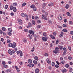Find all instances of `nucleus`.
Masks as SVG:
<instances>
[{"mask_svg":"<svg viewBox=\"0 0 73 73\" xmlns=\"http://www.w3.org/2000/svg\"><path fill=\"white\" fill-rule=\"evenodd\" d=\"M8 52L11 54V55H12V54H14L15 53V50H13L12 51L11 50L9 49L8 50Z\"/></svg>","mask_w":73,"mask_h":73,"instance_id":"1","label":"nucleus"},{"mask_svg":"<svg viewBox=\"0 0 73 73\" xmlns=\"http://www.w3.org/2000/svg\"><path fill=\"white\" fill-rule=\"evenodd\" d=\"M17 54H20V55H22V54H23V53L22 52V51H21V50L17 51Z\"/></svg>","mask_w":73,"mask_h":73,"instance_id":"2","label":"nucleus"},{"mask_svg":"<svg viewBox=\"0 0 73 73\" xmlns=\"http://www.w3.org/2000/svg\"><path fill=\"white\" fill-rule=\"evenodd\" d=\"M63 50H64V52L63 54L64 55L66 53V51H67V50H66V48H65V47H64L63 48Z\"/></svg>","mask_w":73,"mask_h":73,"instance_id":"3","label":"nucleus"},{"mask_svg":"<svg viewBox=\"0 0 73 73\" xmlns=\"http://www.w3.org/2000/svg\"><path fill=\"white\" fill-rule=\"evenodd\" d=\"M48 37L45 38L44 37H43L42 38V40L43 41H47V38Z\"/></svg>","mask_w":73,"mask_h":73,"instance_id":"4","label":"nucleus"},{"mask_svg":"<svg viewBox=\"0 0 73 73\" xmlns=\"http://www.w3.org/2000/svg\"><path fill=\"white\" fill-rule=\"evenodd\" d=\"M29 32L30 34H32L33 35H35V33L33 31L30 30L29 31Z\"/></svg>","mask_w":73,"mask_h":73,"instance_id":"5","label":"nucleus"},{"mask_svg":"<svg viewBox=\"0 0 73 73\" xmlns=\"http://www.w3.org/2000/svg\"><path fill=\"white\" fill-rule=\"evenodd\" d=\"M15 68H16L17 72H19L20 71V70L19 69V67H17L16 66H15Z\"/></svg>","mask_w":73,"mask_h":73,"instance_id":"6","label":"nucleus"},{"mask_svg":"<svg viewBox=\"0 0 73 73\" xmlns=\"http://www.w3.org/2000/svg\"><path fill=\"white\" fill-rule=\"evenodd\" d=\"M28 63L29 64H32V60L31 59H29L28 61Z\"/></svg>","mask_w":73,"mask_h":73,"instance_id":"7","label":"nucleus"},{"mask_svg":"<svg viewBox=\"0 0 73 73\" xmlns=\"http://www.w3.org/2000/svg\"><path fill=\"white\" fill-rule=\"evenodd\" d=\"M46 61L48 64H50L51 63V62L49 60V58H47L46 59Z\"/></svg>","mask_w":73,"mask_h":73,"instance_id":"8","label":"nucleus"},{"mask_svg":"<svg viewBox=\"0 0 73 73\" xmlns=\"http://www.w3.org/2000/svg\"><path fill=\"white\" fill-rule=\"evenodd\" d=\"M31 27H32V25L31 23H29L28 24V26L27 27V28H29Z\"/></svg>","mask_w":73,"mask_h":73,"instance_id":"9","label":"nucleus"},{"mask_svg":"<svg viewBox=\"0 0 73 73\" xmlns=\"http://www.w3.org/2000/svg\"><path fill=\"white\" fill-rule=\"evenodd\" d=\"M12 48H15L16 47V43L14 42L12 44Z\"/></svg>","mask_w":73,"mask_h":73,"instance_id":"10","label":"nucleus"},{"mask_svg":"<svg viewBox=\"0 0 73 73\" xmlns=\"http://www.w3.org/2000/svg\"><path fill=\"white\" fill-rule=\"evenodd\" d=\"M27 65L28 66H29L30 67H31V68H32V67L34 66V64H31L29 65L28 64Z\"/></svg>","mask_w":73,"mask_h":73,"instance_id":"11","label":"nucleus"},{"mask_svg":"<svg viewBox=\"0 0 73 73\" xmlns=\"http://www.w3.org/2000/svg\"><path fill=\"white\" fill-rule=\"evenodd\" d=\"M17 11V9H16V8L15 7H13V11L14 12H16V11Z\"/></svg>","mask_w":73,"mask_h":73,"instance_id":"12","label":"nucleus"},{"mask_svg":"<svg viewBox=\"0 0 73 73\" xmlns=\"http://www.w3.org/2000/svg\"><path fill=\"white\" fill-rule=\"evenodd\" d=\"M28 37L30 39H32V35L29 34L28 35Z\"/></svg>","mask_w":73,"mask_h":73,"instance_id":"13","label":"nucleus"},{"mask_svg":"<svg viewBox=\"0 0 73 73\" xmlns=\"http://www.w3.org/2000/svg\"><path fill=\"white\" fill-rule=\"evenodd\" d=\"M39 72H40V71H39V69H38L36 68L35 69L36 73H39Z\"/></svg>","mask_w":73,"mask_h":73,"instance_id":"14","label":"nucleus"},{"mask_svg":"<svg viewBox=\"0 0 73 73\" xmlns=\"http://www.w3.org/2000/svg\"><path fill=\"white\" fill-rule=\"evenodd\" d=\"M53 3H51L49 4L48 5V6H49V7H52V6H53Z\"/></svg>","mask_w":73,"mask_h":73,"instance_id":"15","label":"nucleus"},{"mask_svg":"<svg viewBox=\"0 0 73 73\" xmlns=\"http://www.w3.org/2000/svg\"><path fill=\"white\" fill-rule=\"evenodd\" d=\"M42 18L43 19H44V20H47V19L46 18L44 17V15H42Z\"/></svg>","mask_w":73,"mask_h":73,"instance_id":"16","label":"nucleus"},{"mask_svg":"<svg viewBox=\"0 0 73 73\" xmlns=\"http://www.w3.org/2000/svg\"><path fill=\"white\" fill-rule=\"evenodd\" d=\"M62 73H65V72H66V70L65 69H64L63 70H62Z\"/></svg>","mask_w":73,"mask_h":73,"instance_id":"17","label":"nucleus"},{"mask_svg":"<svg viewBox=\"0 0 73 73\" xmlns=\"http://www.w3.org/2000/svg\"><path fill=\"white\" fill-rule=\"evenodd\" d=\"M58 19L59 20H62V17L61 16H60V15H59V17H58Z\"/></svg>","mask_w":73,"mask_h":73,"instance_id":"18","label":"nucleus"},{"mask_svg":"<svg viewBox=\"0 0 73 73\" xmlns=\"http://www.w3.org/2000/svg\"><path fill=\"white\" fill-rule=\"evenodd\" d=\"M66 14L67 16H70V17H71V15H70V13H69V12H68Z\"/></svg>","mask_w":73,"mask_h":73,"instance_id":"19","label":"nucleus"},{"mask_svg":"<svg viewBox=\"0 0 73 73\" xmlns=\"http://www.w3.org/2000/svg\"><path fill=\"white\" fill-rule=\"evenodd\" d=\"M69 7V5L68 4L66 5V6L65 7L66 8V9H68Z\"/></svg>","mask_w":73,"mask_h":73,"instance_id":"20","label":"nucleus"},{"mask_svg":"<svg viewBox=\"0 0 73 73\" xmlns=\"http://www.w3.org/2000/svg\"><path fill=\"white\" fill-rule=\"evenodd\" d=\"M21 16H22V17H24V16H25V14L22 13H21Z\"/></svg>","mask_w":73,"mask_h":73,"instance_id":"21","label":"nucleus"},{"mask_svg":"<svg viewBox=\"0 0 73 73\" xmlns=\"http://www.w3.org/2000/svg\"><path fill=\"white\" fill-rule=\"evenodd\" d=\"M2 29L3 31H6L7 29L5 27H2Z\"/></svg>","mask_w":73,"mask_h":73,"instance_id":"22","label":"nucleus"},{"mask_svg":"<svg viewBox=\"0 0 73 73\" xmlns=\"http://www.w3.org/2000/svg\"><path fill=\"white\" fill-rule=\"evenodd\" d=\"M8 46H9V47H12V43H10L8 45Z\"/></svg>","mask_w":73,"mask_h":73,"instance_id":"23","label":"nucleus"},{"mask_svg":"<svg viewBox=\"0 0 73 73\" xmlns=\"http://www.w3.org/2000/svg\"><path fill=\"white\" fill-rule=\"evenodd\" d=\"M55 50H56V51L58 52V51H59V50H60V49H59V48H58V47H56L55 48Z\"/></svg>","mask_w":73,"mask_h":73,"instance_id":"24","label":"nucleus"},{"mask_svg":"<svg viewBox=\"0 0 73 73\" xmlns=\"http://www.w3.org/2000/svg\"><path fill=\"white\" fill-rule=\"evenodd\" d=\"M35 5H31L30 7L31 8H35Z\"/></svg>","mask_w":73,"mask_h":73,"instance_id":"25","label":"nucleus"},{"mask_svg":"<svg viewBox=\"0 0 73 73\" xmlns=\"http://www.w3.org/2000/svg\"><path fill=\"white\" fill-rule=\"evenodd\" d=\"M23 42H27V40L26 39L24 38L23 39Z\"/></svg>","mask_w":73,"mask_h":73,"instance_id":"26","label":"nucleus"},{"mask_svg":"<svg viewBox=\"0 0 73 73\" xmlns=\"http://www.w3.org/2000/svg\"><path fill=\"white\" fill-rule=\"evenodd\" d=\"M33 63L35 64V65H36L37 64V62L35 60H34L33 61Z\"/></svg>","mask_w":73,"mask_h":73,"instance_id":"27","label":"nucleus"},{"mask_svg":"<svg viewBox=\"0 0 73 73\" xmlns=\"http://www.w3.org/2000/svg\"><path fill=\"white\" fill-rule=\"evenodd\" d=\"M62 31L64 32H67V30L66 29H64L62 30Z\"/></svg>","mask_w":73,"mask_h":73,"instance_id":"28","label":"nucleus"},{"mask_svg":"<svg viewBox=\"0 0 73 73\" xmlns=\"http://www.w3.org/2000/svg\"><path fill=\"white\" fill-rule=\"evenodd\" d=\"M11 42V41L10 40L8 39L7 40V43H8V44H9V43H10V42Z\"/></svg>","mask_w":73,"mask_h":73,"instance_id":"29","label":"nucleus"},{"mask_svg":"<svg viewBox=\"0 0 73 73\" xmlns=\"http://www.w3.org/2000/svg\"><path fill=\"white\" fill-rule=\"evenodd\" d=\"M69 71L70 72H72V68L70 67L69 68Z\"/></svg>","mask_w":73,"mask_h":73,"instance_id":"30","label":"nucleus"},{"mask_svg":"<svg viewBox=\"0 0 73 73\" xmlns=\"http://www.w3.org/2000/svg\"><path fill=\"white\" fill-rule=\"evenodd\" d=\"M50 36V37H51V38H52V39H55V37H54V36H53V35H51Z\"/></svg>","mask_w":73,"mask_h":73,"instance_id":"31","label":"nucleus"},{"mask_svg":"<svg viewBox=\"0 0 73 73\" xmlns=\"http://www.w3.org/2000/svg\"><path fill=\"white\" fill-rule=\"evenodd\" d=\"M43 35L45 37H46V36H47L46 35V33L45 32H44L43 33Z\"/></svg>","mask_w":73,"mask_h":73,"instance_id":"32","label":"nucleus"},{"mask_svg":"<svg viewBox=\"0 0 73 73\" xmlns=\"http://www.w3.org/2000/svg\"><path fill=\"white\" fill-rule=\"evenodd\" d=\"M17 4L16 3H13V5H14V6H15L16 7V6H17Z\"/></svg>","mask_w":73,"mask_h":73,"instance_id":"33","label":"nucleus"},{"mask_svg":"<svg viewBox=\"0 0 73 73\" xmlns=\"http://www.w3.org/2000/svg\"><path fill=\"white\" fill-rule=\"evenodd\" d=\"M34 58L35 60L38 61V57L37 56H35L34 57Z\"/></svg>","mask_w":73,"mask_h":73,"instance_id":"34","label":"nucleus"},{"mask_svg":"<svg viewBox=\"0 0 73 73\" xmlns=\"http://www.w3.org/2000/svg\"><path fill=\"white\" fill-rule=\"evenodd\" d=\"M59 49H60V50H62L63 48V46H59Z\"/></svg>","mask_w":73,"mask_h":73,"instance_id":"35","label":"nucleus"},{"mask_svg":"<svg viewBox=\"0 0 73 73\" xmlns=\"http://www.w3.org/2000/svg\"><path fill=\"white\" fill-rule=\"evenodd\" d=\"M13 6H10V8L11 10H13Z\"/></svg>","mask_w":73,"mask_h":73,"instance_id":"36","label":"nucleus"},{"mask_svg":"<svg viewBox=\"0 0 73 73\" xmlns=\"http://www.w3.org/2000/svg\"><path fill=\"white\" fill-rule=\"evenodd\" d=\"M26 5V3H23L22 6V7H23V6H25Z\"/></svg>","mask_w":73,"mask_h":73,"instance_id":"37","label":"nucleus"},{"mask_svg":"<svg viewBox=\"0 0 73 73\" xmlns=\"http://www.w3.org/2000/svg\"><path fill=\"white\" fill-rule=\"evenodd\" d=\"M63 26L64 27H67V25L66 24H64L63 25Z\"/></svg>","mask_w":73,"mask_h":73,"instance_id":"38","label":"nucleus"},{"mask_svg":"<svg viewBox=\"0 0 73 73\" xmlns=\"http://www.w3.org/2000/svg\"><path fill=\"white\" fill-rule=\"evenodd\" d=\"M32 23L33 24H34V25H36V23H35V21L34 20L32 21Z\"/></svg>","mask_w":73,"mask_h":73,"instance_id":"39","label":"nucleus"},{"mask_svg":"<svg viewBox=\"0 0 73 73\" xmlns=\"http://www.w3.org/2000/svg\"><path fill=\"white\" fill-rule=\"evenodd\" d=\"M65 66L66 68H69V64H66L65 65Z\"/></svg>","mask_w":73,"mask_h":73,"instance_id":"40","label":"nucleus"},{"mask_svg":"<svg viewBox=\"0 0 73 73\" xmlns=\"http://www.w3.org/2000/svg\"><path fill=\"white\" fill-rule=\"evenodd\" d=\"M5 9H7L8 8V5H6L5 6Z\"/></svg>","mask_w":73,"mask_h":73,"instance_id":"41","label":"nucleus"},{"mask_svg":"<svg viewBox=\"0 0 73 73\" xmlns=\"http://www.w3.org/2000/svg\"><path fill=\"white\" fill-rule=\"evenodd\" d=\"M8 30L9 31V32H12V29H11L9 28L8 29Z\"/></svg>","mask_w":73,"mask_h":73,"instance_id":"42","label":"nucleus"},{"mask_svg":"<svg viewBox=\"0 0 73 73\" xmlns=\"http://www.w3.org/2000/svg\"><path fill=\"white\" fill-rule=\"evenodd\" d=\"M18 22H19V23H21V21H22L20 19H18Z\"/></svg>","mask_w":73,"mask_h":73,"instance_id":"43","label":"nucleus"},{"mask_svg":"<svg viewBox=\"0 0 73 73\" xmlns=\"http://www.w3.org/2000/svg\"><path fill=\"white\" fill-rule=\"evenodd\" d=\"M42 6L43 7H45V6H46V3H43Z\"/></svg>","mask_w":73,"mask_h":73,"instance_id":"44","label":"nucleus"},{"mask_svg":"<svg viewBox=\"0 0 73 73\" xmlns=\"http://www.w3.org/2000/svg\"><path fill=\"white\" fill-rule=\"evenodd\" d=\"M61 63L62 64H63L64 65V64H65V61L64 60H63L61 62Z\"/></svg>","mask_w":73,"mask_h":73,"instance_id":"45","label":"nucleus"},{"mask_svg":"<svg viewBox=\"0 0 73 73\" xmlns=\"http://www.w3.org/2000/svg\"><path fill=\"white\" fill-rule=\"evenodd\" d=\"M36 10L37 9H36V7H35L33 8V10L34 11H36Z\"/></svg>","mask_w":73,"mask_h":73,"instance_id":"46","label":"nucleus"},{"mask_svg":"<svg viewBox=\"0 0 73 73\" xmlns=\"http://www.w3.org/2000/svg\"><path fill=\"white\" fill-rule=\"evenodd\" d=\"M59 42V40H57L56 41V44H58V43Z\"/></svg>","mask_w":73,"mask_h":73,"instance_id":"47","label":"nucleus"},{"mask_svg":"<svg viewBox=\"0 0 73 73\" xmlns=\"http://www.w3.org/2000/svg\"><path fill=\"white\" fill-rule=\"evenodd\" d=\"M3 65H5V62L4 61H3L2 62Z\"/></svg>","mask_w":73,"mask_h":73,"instance_id":"48","label":"nucleus"},{"mask_svg":"<svg viewBox=\"0 0 73 73\" xmlns=\"http://www.w3.org/2000/svg\"><path fill=\"white\" fill-rule=\"evenodd\" d=\"M35 37L36 38H35V41H37V39H36V38H37V36H35Z\"/></svg>","mask_w":73,"mask_h":73,"instance_id":"49","label":"nucleus"},{"mask_svg":"<svg viewBox=\"0 0 73 73\" xmlns=\"http://www.w3.org/2000/svg\"><path fill=\"white\" fill-rule=\"evenodd\" d=\"M34 50H35V47H33L31 50V52H34Z\"/></svg>","mask_w":73,"mask_h":73,"instance_id":"50","label":"nucleus"},{"mask_svg":"<svg viewBox=\"0 0 73 73\" xmlns=\"http://www.w3.org/2000/svg\"><path fill=\"white\" fill-rule=\"evenodd\" d=\"M52 65L53 66H54V62L52 63Z\"/></svg>","mask_w":73,"mask_h":73,"instance_id":"51","label":"nucleus"},{"mask_svg":"<svg viewBox=\"0 0 73 73\" xmlns=\"http://www.w3.org/2000/svg\"><path fill=\"white\" fill-rule=\"evenodd\" d=\"M53 52L54 53H55L56 54V53H57V51H56V50H54L53 51Z\"/></svg>","mask_w":73,"mask_h":73,"instance_id":"52","label":"nucleus"},{"mask_svg":"<svg viewBox=\"0 0 73 73\" xmlns=\"http://www.w3.org/2000/svg\"><path fill=\"white\" fill-rule=\"evenodd\" d=\"M64 21L65 23H66V22H67V19H65L64 20Z\"/></svg>","mask_w":73,"mask_h":73,"instance_id":"53","label":"nucleus"},{"mask_svg":"<svg viewBox=\"0 0 73 73\" xmlns=\"http://www.w3.org/2000/svg\"><path fill=\"white\" fill-rule=\"evenodd\" d=\"M35 19H36V20H38V17L36 16L35 17Z\"/></svg>","mask_w":73,"mask_h":73,"instance_id":"54","label":"nucleus"},{"mask_svg":"<svg viewBox=\"0 0 73 73\" xmlns=\"http://www.w3.org/2000/svg\"><path fill=\"white\" fill-rule=\"evenodd\" d=\"M11 15L12 16H13V15H14V13H11Z\"/></svg>","mask_w":73,"mask_h":73,"instance_id":"55","label":"nucleus"},{"mask_svg":"<svg viewBox=\"0 0 73 73\" xmlns=\"http://www.w3.org/2000/svg\"><path fill=\"white\" fill-rule=\"evenodd\" d=\"M8 35H9V36H11V35H12V33L9 32L8 33Z\"/></svg>","mask_w":73,"mask_h":73,"instance_id":"56","label":"nucleus"},{"mask_svg":"<svg viewBox=\"0 0 73 73\" xmlns=\"http://www.w3.org/2000/svg\"><path fill=\"white\" fill-rule=\"evenodd\" d=\"M55 67H56V68H59V66H58V65L57 64H56L55 65Z\"/></svg>","mask_w":73,"mask_h":73,"instance_id":"57","label":"nucleus"},{"mask_svg":"<svg viewBox=\"0 0 73 73\" xmlns=\"http://www.w3.org/2000/svg\"><path fill=\"white\" fill-rule=\"evenodd\" d=\"M68 59L70 60H71V59H72V58L71 57H68Z\"/></svg>","mask_w":73,"mask_h":73,"instance_id":"58","label":"nucleus"},{"mask_svg":"<svg viewBox=\"0 0 73 73\" xmlns=\"http://www.w3.org/2000/svg\"><path fill=\"white\" fill-rule=\"evenodd\" d=\"M28 30L27 29L24 30V31H25L26 32H28Z\"/></svg>","mask_w":73,"mask_h":73,"instance_id":"59","label":"nucleus"},{"mask_svg":"<svg viewBox=\"0 0 73 73\" xmlns=\"http://www.w3.org/2000/svg\"><path fill=\"white\" fill-rule=\"evenodd\" d=\"M56 63H57V64H58V65H59L60 64V62H58V61H56Z\"/></svg>","mask_w":73,"mask_h":73,"instance_id":"60","label":"nucleus"},{"mask_svg":"<svg viewBox=\"0 0 73 73\" xmlns=\"http://www.w3.org/2000/svg\"><path fill=\"white\" fill-rule=\"evenodd\" d=\"M8 66L6 65H5L4 66H3V67L4 68H7V67Z\"/></svg>","mask_w":73,"mask_h":73,"instance_id":"61","label":"nucleus"},{"mask_svg":"<svg viewBox=\"0 0 73 73\" xmlns=\"http://www.w3.org/2000/svg\"><path fill=\"white\" fill-rule=\"evenodd\" d=\"M68 48L69 49V50H71V47L70 46H69L68 47Z\"/></svg>","mask_w":73,"mask_h":73,"instance_id":"62","label":"nucleus"},{"mask_svg":"<svg viewBox=\"0 0 73 73\" xmlns=\"http://www.w3.org/2000/svg\"><path fill=\"white\" fill-rule=\"evenodd\" d=\"M3 31L1 30L0 31V34H3Z\"/></svg>","mask_w":73,"mask_h":73,"instance_id":"63","label":"nucleus"},{"mask_svg":"<svg viewBox=\"0 0 73 73\" xmlns=\"http://www.w3.org/2000/svg\"><path fill=\"white\" fill-rule=\"evenodd\" d=\"M70 22V24H73V23L71 21H69Z\"/></svg>","mask_w":73,"mask_h":73,"instance_id":"64","label":"nucleus"}]
</instances>
